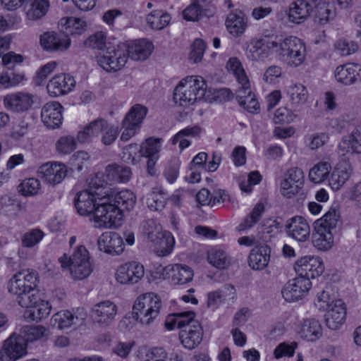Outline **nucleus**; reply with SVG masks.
<instances>
[{"label":"nucleus","mask_w":361,"mask_h":361,"mask_svg":"<svg viewBox=\"0 0 361 361\" xmlns=\"http://www.w3.org/2000/svg\"><path fill=\"white\" fill-rule=\"evenodd\" d=\"M92 187L95 188L97 195L98 203L94 213L95 227L99 228H111L116 226L123 219V215L121 209L111 201V188L104 179L102 173H97L91 183Z\"/></svg>","instance_id":"1"},{"label":"nucleus","mask_w":361,"mask_h":361,"mask_svg":"<svg viewBox=\"0 0 361 361\" xmlns=\"http://www.w3.org/2000/svg\"><path fill=\"white\" fill-rule=\"evenodd\" d=\"M38 274L33 269H23L16 273L8 282V291L16 297L18 305L28 307L35 302Z\"/></svg>","instance_id":"2"},{"label":"nucleus","mask_w":361,"mask_h":361,"mask_svg":"<svg viewBox=\"0 0 361 361\" xmlns=\"http://www.w3.org/2000/svg\"><path fill=\"white\" fill-rule=\"evenodd\" d=\"M61 269L69 271L74 280H83L93 271L89 252L83 245L78 246L71 256L63 254L59 258Z\"/></svg>","instance_id":"3"},{"label":"nucleus","mask_w":361,"mask_h":361,"mask_svg":"<svg viewBox=\"0 0 361 361\" xmlns=\"http://www.w3.org/2000/svg\"><path fill=\"white\" fill-rule=\"evenodd\" d=\"M161 308V300L157 294L152 292L141 294L133 307V318L149 325L158 317Z\"/></svg>","instance_id":"4"},{"label":"nucleus","mask_w":361,"mask_h":361,"mask_svg":"<svg viewBox=\"0 0 361 361\" xmlns=\"http://www.w3.org/2000/svg\"><path fill=\"white\" fill-rule=\"evenodd\" d=\"M279 56L288 66L298 67L305 61L306 47L298 37L290 36L280 43Z\"/></svg>","instance_id":"5"},{"label":"nucleus","mask_w":361,"mask_h":361,"mask_svg":"<svg viewBox=\"0 0 361 361\" xmlns=\"http://www.w3.org/2000/svg\"><path fill=\"white\" fill-rule=\"evenodd\" d=\"M97 61L99 66L107 72L121 69L128 61L125 44L112 45L108 43V47L98 56Z\"/></svg>","instance_id":"6"},{"label":"nucleus","mask_w":361,"mask_h":361,"mask_svg":"<svg viewBox=\"0 0 361 361\" xmlns=\"http://www.w3.org/2000/svg\"><path fill=\"white\" fill-rule=\"evenodd\" d=\"M147 109L140 104H135L127 113L122 121L123 131L121 139L128 141L140 129V124L145 118Z\"/></svg>","instance_id":"7"},{"label":"nucleus","mask_w":361,"mask_h":361,"mask_svg":"<svg viewBox=\"0 0 361 361\" xmlns=\"http://www.w3.org/2000/svg\"><path fill=\"white\" fill-rule=\"evenodd\" d=\"M304 185V173L302 169L294 167L288 169L281 183L280 191L286 198H291L298 193Z\"/></svg>","instance_id":"8"},{"label":"nucleus","mask_w":361,"mask_h":361,"mask_svg":"<svg viewBox=\"0 0 361 361\" xmlns=\"http://www.w3.org/2000/svg\"><path fill=\"white\" fill-rule=\"evenodd\" d=\"M116 305L110 300H104L95 304L91 310V317L94 323L100 326H109L117 314Z\"/></svg>","instance_id":"9"},{"label":"nucleus","mask_w":361,"mask_h":361,"mask_svg":"<svg viewBox=\"0 0 361 361\" xmlns=\"http://www.w3.org/2000/svg\"><path fill=\"white\" fill-rule=\"evenodd\" d=\"M144 274L143 265L133 261L120 265L116 269L115 277L121 284L132 285L138 283Z\"/></svg>","instance_id":"10"},{"label":"nucleus","mask_w":361,"mask_h":361,"mask_svg":"<svg viewBox=\"0 0 361 361\" xmlns=\"http://www.w3.org/2000/svg\"><path fill=\"white\" fill-rule=\"evenodd\" d=\"M94 179L92 177L88 184V188L77 193L75 197V207L79 214L82 216H87L92 213H94L98 203L97 190L92 187L91 183Z\"/></svg>","instance_id":"11"},{"label":"nucleus","mask_w":361,"mask_h":361,"mask_svg":"<svg viewBox=\"0 0 361 361\" xmlns=\"http://www.w3.org/2000/svg\"><path fill=\"white\" fill-rule=\"evenodd\" d=\"M324 267L322 259L314 256H305L299 259L295 265V270L299 277L314 279L320 276Z\"/></svg>","instance_id":"12"},{"label":"nucleus","mask_w":361,"mask_h":361,"mask_svg":"<svg viewBox=\"0 0 361 361\" xmlns=\"http://www.w3.org/2000/svg\"><path fill=\"white\" fill-rule=\"evenodd\" d=\"M26 354V345L18 335L12 334L0 350L1 361H15Z\"/></svg>","instance_id":"13"},{"label":"nucleus","mask_w":361,"mask_h":361,"mask_svg":"<svg viewBox=\"0 0 361 361\" xmlns=\"http://www.w3.org/2000/svg\"><path fill=\"white\" fill-rule=\"evenodd\" d=\"M312 283L308 279L297 277L290 280L282 289L283 298L288 302L301 299L310 289Z\"/></svg>","instance_id":"14"},{"label":"nucleus","mask_w":361,"mask_h":361,"mask_svg":"<svg viewBox=\"0 0 361 361\" xmlns=\"http://www.w3.org/2000/svg\"><path fill=\"white\" fill-rule=\"evenodd\" d=\"M33 95L23 92L7 94L4 98L5 108L15 113L28 111L33 104Z\"/></svg>","instance_id":"15"},{"label":"nucleus","mask_w":361,"mask_h":361,"mask_svg":"<svg viewBox=\"0 0 361 361\" xmlns=\"http://www.w3.org/2000/svg\"><path fill=\"white\" fill-rule=\"evenodd\" d=\"M75 85L73 77L68 74H59L53 77L47 83L49 94L57 97L68 94Z\"/></svg>","instance_id":"16"},{"label":"nucleus","mask_w":361,"mask_h":361,"mask_svg":"<svg viewBox=\"0 0 361 361\" xmlns=\"http://www.w3.org/2000/svg\"><path fill=\"white\" fill-rule=\"evenodd\" d=\"M97 246L100 251L111 255H118L123 251V238L115 232H105L97 240Z\"/></svg>","instance_id":"17"},{"label":"nucleus","mask_w":361,"mask_h":361,"mask_svg":"<svg viewBox=\"0 0 361 361\" xmlns=\"http://www.w3.org/2000/svg\"><path fill=\"white\" fill-rule=\"evenodd\" d=\"M325 314L326 325L332 330L339 329L344 324L346 317L345 305L341 300L331 302V305L326 308Z\"/></svg>","instance_id":"18"},{"label":"nucleus","mask_w":361,"mask_h":361,"mask_svg":"<svg viewBox=\"0 0 361 361\" xmlns=\"http://www.w3.org/2000/svg\"><path fill=\"white\" fill-rule=\"evenodd\" d=\"M62 111L63 106L58 102L46 103L41 111L42 121L49 128H59L63 120Z\"/></svg>","instance_id":"19"},{"label":"nucleus","mask_w":361,"mask_h":361,"mask_svg":"<svg viewBox=\"0 0 361 361\" xmlns=\"http://www.w3.org/2000/svg\"><path fill=\"white\" fill-rule=\"evenodd\" d=\"M287 234L299 242H305L310 238V227L302 216H293L286 224Z\"/></svg>","instance_id":"20"},{"label":"nucleus","mask_w":361,"mask_h":361,"mask_svg":"<svg viewBox=\"0 0 361 361\" xmlns=\"http://www.w3.org/2000/svg\"><path fill=\"white\" fill-rule=\"evenodd\" d=\"M203 329L199 322H193L179 332V339L183 346L188 350L197 348L202 342Z\"/></svg>","instance_id":"21"},{"label":"nucleus","mask_w":361,"mask_h":361,"mask_svg":"<svg viewBox=\"0 0 361 361\" xmlns=\"http://www.w3.org/2000/svg\"><path fill=\"white\" fill-rule=\"evenodd\" d=\"M40 44L47 51H64L71 44L68 37L63 33L47 32L40 37Z\"/></svg>","instance_id":"22"},{"label":"nucleus","mask_w":361,"mask_h":361,"mask_svg":"<svg viewBox=\"0 0 361 361\" xmlns=\"http://www.w3.org/2000/svg\"><path fill=\"white\" fill-rule=\"evenodd\" d=\"M127 59L131 58L135 61H144L151 54L154 46L145 39L135 40L125 44Z\"/></svg>","instance_id":"23"},{"label":"nucleus","mask_w":361,"mask_h":361,"mask_svg":"<svg viewBox=\"0 0 361 361\" xmlns=\"http://www.w3.org/2000/svg\"><path fill=\"white\" fill-rule=\"evenodd\" d=\"M39 173L42 178L50 185L60 183L67 174L66 166L61 163H47L39 168Z\"/></svg>","instance_id":"24"},{"label":"nucleus","mask_w":361,"mask_h":361,"mask_svg":"<svg viewBox=\"0 0 361 361\" xmlns=\"http://www.w3.org/2000/svg\"><path fill=\"white\" fill-rule=\"evenodd\" d=\"M335 78L341 83L353 85L361 78V65L348 63L338 66L335 71Z\"/></svg>","instance_id":"25"},{"label":"nucleus","mask_w":361,"mask_h":361,"mask_svg":"<svg viewBox=\"0 0 361 361\" xmlns=\"http://www.w3.org/2000/svg\"><path fill=\"white\" fill-rule=\"evenodd\" d=\"M339 149L361 154V125L354 126L344 135L338 145Z\"/></svg>","instance_id":"26"},{"label":"nucleus","mask_w":361,"mask_h":361,"mask_svg":"<svg viewBox=\"0 0 361 361\" xmlns=\"http://www.w3.org/2000/svg\"><path fill=\"white\" fill-rule=\"evenodd\" d=\"M226 26L230 34L238 37L244 33L247 26L245 14L240 10H235L227 16Z\"/></svg>","instance_id":"27"},{"label":"nucleus","mask_w":361,"mask_h":361,"mask_svg":"<svg viewBox=\"0 0 361 361\" xmlns=\"http://www.w3.org/2000/svg\"><path fill=\"white\" fill-rule=\"evenodd\" d=\"M298 334L302 338L314 342L322 336V326L316 319H305L300 325Z\"/></svg>","instance_id":"28"},{"label":"nucleus","mask_w":361,"mask_h":361,"mask_svg":"<svg viewBox=\"0 0 361 361\" xmlns=\"http://www.w3.org/2000/svg\"><path fill=\"white\" fill-rule=\"evenodd\" d=\"M164 271L174 284L183 285L191 281L193 278V271L186 265H168Z\"/></svg>","instance_id":"29"},{"label":"nucleus","mask_w":361,"mask_h":361,"mask_svg":"<svg viewBox=\"0 0 361 361\" xmlns=\"http://www.w3.org/2000/svg\"><path fill=\"white\" fill-rule=\"evenodd\" d=\"M353 173V168L347 161L339 163L333 171L329 179V185L334 190H339Z\"/></svg>","instance_id":"30"},{"label":"nucleus","mask_w":361,"mask_h":361,"mask_svg":"<svg viewBox=\"0 0 361 361\" xmlns=\"http://www.w3.org/2000/svg\"><path fill=\"white\" fill-rule=\"evenodd\" d=\"M182 81L184 82L188 93H190L192 99H194L195 102L203 99L207 90L206 81L203 78L191 75L183 78Z\"/></svg>","instance_id":"31"},{"label":"nucleus","mask_w":361,"mask_h":361,"mask_svg":"<svg viewBox=\"0 0 361 361\" xmlns=\"http://www.w3.org/2000/svg\"><path fill=\"white\" fill-rule=\"evenodd\" d=\"M235 295V287L231 284H226L220 289L208 293L207 307L216 310L225 302L226 298H233Z\"/></svg>","instance_id":"32"},{"label":"nucleus","mask_w":361,"mask_h":361,"mask_svg":"<svg viewBox=\"0 0 361 361\" xmlns=\"http://www.w3.org/2000/svg\"><path fill=\"white\" fill-rule=\"evenodd\" d=\"M270 253L271 249L267 245L253 249L249 255L250 267L255 270L264 269L269 262Z\"/></svg>","instance_id":"33"},{"label":"nucleus","mask_w":361,"mask_h":361,"mask_svg":"<svg viewBox=\"0 0 361 361\" xmlns=\"http://www.w3.org/2000/svg\"><path fill=\"white\" fill-rule=\"evenodd\" d=\"M111 201L118 208L121 209V213L124 211L132 209L136 202V198L133 192L128 190L115 192L111 190Z\"/></svg>","instance_id":"34"},{"label":"nucleus","mask_w":361,"mask_h":361,"mask_svg":"<svg viewBox=\"0 0 361 361\" xmlns=\"http://www.w3.org/2000/svg\"><path fill=\"white\" fill-rule=\"evenodd\" d=\"M312 12L308 3L303 0H296L289 6L288 18L294 23H300L306 20Z\"/></svg>","instance_id":"35"},{"label":"nucleus","mask_w":361,"mask_h":361,"mask_svg":"<svg viewBox=\"0 0 361 361\" xmlns=\"http://www.w3.org/2000/svg\"><path fill=\"white\" fill-rule=\"evenodd\" d=\"M105 173L109 180L118 183H126L132 176L130 167L117 164L108 165Z\"/></svg>","instance_id":"36"},{"label":"nucleus","mask_w":361,"mask_h":361,"mask_svg":"<svg viewBox=\"0 0 361 361\" xmlns=\"http://www.w3.org/2000/svg\"><path fill=\"white\" fill-rule=\"evenodd\" d=\"M35 300V302L27 307L26 314L31 320L38 322L49 314L51 306L47 301L38 300L36 295Z\"/></svg>","instance_id":"37"},{"label":"nucleus","mask_w":361,"mask_h":361,"mask_svg":"<svg viewBox=\"0 0 361 361\" xmlns=\"http://www.w3.org/2000/svg\"><path fill=\"white\" fill-rule=\"evenodd\" d=\"M270 54L269 47L263 40L250 42L246 49V56L252 61H262Z\"/></svg>","instance_id":"38"},{"label":"nucleus","mask_w":361,"mask_h":361,"mask_svg":"<svg viewBox=\"0 0 361 361\" xmlns=\"http://www.w3.org/2000/svg\"><path fill=\"white\" fill-rule=\"evenodd\" d=\"M315 233L313 234L312 243L319 250L330 249L334 243L332 231L326 230L320 226L314 225Z\"/></svg>","instance_id":"39"},{"label":"nucleus","mask_w":361,"mask_h":361,"mask_svg":"<svg viewBox=\"0 0 361 361\" xmlns=\"http://www.w3.org/2000/svg\"><path fill=\"white\" fill-rule=\"evenodd\" d=\"M236 99L239 104L250 113H255L259 109V102L250 91V84L246 90L243 87L238 89Z\"/></svg>","instance_id":"40"},{"label":"nucleus","mask_w":361,"mask_h":361,"mask_svg":"<svg viewBox=\"0 0 361 361\" xmlns=\"http://www.w3.org/2000/svg\"><path fill=\"white\" fill-rule=\"evenodd\" d=\"M167 193L161 188H154L147 195V205L151 211H161L166 204Z\"/></svg>","instance_id":"41"},{"label":"nucleus","mask_w":361,"mask_h":361,"mask_svg":"<svg viewBox=\"0 0 361 361\" xmlns=\"http://www.w3.org/2000/svg\"><path fill=\"white\" fill-rule=\"evenodd\" d=\"M207 261L213 267L224 269L231 264V258L226 251L222 249L214 247L208 251Z\"/></svg>","instance_id":"42"},{"label":"nucleus","mask_w":361,"mask_h":361,"mask_svg":"<svg viewBox=\"0 0 361 361\" xmlns=\"http://www.w3.org/2000/svg\"><path fill=\"white\" fill-rule=\"evenodd\" d=\"M23 339L26 344L28 342H33L48 336L47 330L42 325L38 326H25L20 331V334L18 335Z\"/></svg>","instance_id":"43"},{"label":"nucleus","mask_w":361,"mask_h":361,"mask_svg":"<svg viewBox=\"0 0 361 361\" xmlns=\"http://www.w3.org/2000/svg\"><path fill=\"white\" fill-rule=\"evenodd\" d=\"M75 320H78V317L68 310H61L52 316L51 324L59 329H65L75 325Z\"/></svg>","instance_id":"44"},{"label":"nucleus","mask_w":361,"mask_h":361,"mask_svg":"<svg viewBox=\"0 0 361 361\" xmlns=\"http://www.w3.org/2000/svg\"><path fill=\"white\" fill-rule=\"evenodd\" d=\"M288 95L293 106H299L305 103L308 97L307 88L302 84H295L288 87Z\"/></svg>","instance_id":"45"},{"label":"nucleus","mask_w":361,"mask_h":361,"mask_svg":"<svg viewBox=\"0 0 361 361\" xmlns=\"http://www.w3.org/2000/svg\"><path fill=\"white\" fill-rule=\"evenodd\" d=\"M170 15L161 10L152 11L147 18V24L153 30H160L166 27L170 23Z\"/></svg>","instance_id":"46"},{"label":"nucleus","mask_w":361,"mask_h":361,"mask_svg":"<svg viewBox=\"0 0 361 361\" xmlns=\"http://www.w3.org/2000/svg\"><path fill=\"white\" fill-rule=\"evenodd\" d=\"M331 170V166L329 162L320 161L310 170V180L314 183H320L328 178Z\"/></svg>","instance_id":"47"},{"label":"nucleus","mask_w":361,"mask_h":361,"mask_svg":"<svg viewBox=\"0 0 361 361\" xmlns=\"http://www.w3.org/2000/svg\"><path fill=\"white\" fill-rule=\"evenodd\" d=\"M339 219L340 212L338 209L336 207H331L322 218L315 222V225L320 226L326 230L332 231L336 228Z\"/></svg>","instance_id":"48"},{"label":"nucleus","mask_w":361,"mask_h":361,"mask_svg":"<svg viewBox=\"0 0 361 361\" xmlns=\"http://www.w3.org/2000/svg\"><path fill=\"white\" fill-rule=\"evenodd\" d=\"M227 67L233 73L240 87L247 90L250 82L240 61L236 58L230 59Z\"/></svg>","instance_id":"49"},{"label":"nucleus","mask_w":361,"mask_h":361,"mask_svg":"<svg viewBox=\"0 0 361 361\" xmlns=\"http://www.w3.org/2000/svg\"><path fill=\"white\" fill-rule=\"evenodd\" d=\"M264 212V204L261 203L257 204L250 214L238 225V230L244 231L252 228L259 221Z\"/></svg>","instance_id":"50"},{"label":"nucleus","mask_w":361,"mask_h":361,"mask_svg":"<svg viewBox=\"0 0 361 361\" xmlns=\"http://www.w3.org/2000/svg\"><path fill=\"white\" fill-rule=\"evenodd\" d=\"M153 243L158 245L157 249L159 255L166 256L172 252L175 240L170 233L163 232Z\"/></svg>","instance_id":"51"},{"label":"nucleus","mask_w":361,"mask_h":361,"mask_svg":"<svg viewBox=\"0 0 361 361\" xmlns=\"http://www.w3.org/2000/svg\"><path fill=\"white\" fill-rule=\"evenodd\" d=\"M173 100L176 104L180 106H189L195 103L182 80L174 90Z\"/></svg>","instance_id":"52"},{"label":"nucleus","mask_w":361,"mask_h":361,"mask_svg":"<svg viewBox=\"0 0 361 361\" xmlns=\"http://www.w3.org/2000/svg\"><path fill=\"white\" fill-rule=\"evenodd\" d=\"M49 6V0H34L26 11L30 20H37L44 16Z\"/></svg>","instance_id":"53"},{"label":"nucleus","mask_w":361,"mask_h":361,"mask_svg":"<svg viewBox=\"0 0 361 361\" xmlns=\"http://www.w3.org/2000/svg\"><path fill=\"white\" fill-rule=\"evenodd\" d=\"M161 139L149 138L142 142L140 147V153L142 157H159Z\"/></svg>","instance_id":"54"},{"label":"nucleus","mask_w":361,"mask_h":361,"mask_svg":"<svg viewBox=\"0 0 361 361\" xmlns=\"http://www.w3.org/2000/svg\"><path fill=\"white\" fill-rule=\"evenodd\" d=\"M44 232L39 228H33L25 232L21 238L22 246L24 247H33L44 238Z\"/></svg>","instance_id":"55"},{"label":"nucleus","mask_w":361,"mask_h":361,"mask_svg":"<svg viewBox=\"0 0 361 361\" xmlns=\"http://www.w3.org/2000/svg\"><path fill=\"white\" fill-rule=\"evenodd\" d=\"M77 147V142L73 136L64 135L61 137L56 143V149L60 154H68Z\"/></svg>","instance_id":"56"},{"label":"nucleus","mask_w":361,"mask_h":361,"mask_svg":"<svg viewBox=\"0 0 361 361\" xmlns=\"http://www.w3.org/2000/svg\"><path fill=\"white\" fill-rule=\"evenodd\" d=\"M336 13L329 5L326 4H320L315 9L316 20L321 25H325L335 17Z\"/></svg>","instance_id":"57"},{"label":"nucleus","mask_w":361,"mask_h":361,"mask_svg":"<svg viewBox=\"0 0 361 361\" xmlns=\"http://www.w3.org/2000/svg\"><path fill=\"white\" fill-rule=\"evenodd\" d=\"M86 47L102 51L106 49L108 44L106 42V35L103 32H97L90 36L85 42Z\"/></svg>","instance_id":"58"},{"label":"nucleus","mask_w":361,"mask_h":361,"mask_svg":"<svg viewBox=\"0 0 361 361\" xmlns=\"http://www.w3.org/2000/svg\"><path fill=\"white\" fill-rule=\"evenodd\" d=\"M143 231L151 242L157 240L164 232L161 226L154 219H147L143 222Z\"/></svg>","instance_id":"59"},{"label":"nucleus","mask_w":361,"mask_h":361,"mask_svg":"<svg viewBox=\"0 0 361 361\" xmlns=\"http://www.w3.org/2000/svg\"><path fill=\"white\" fill-rule=\"evenodd\" d=\"M298 343L293 341L290 343L283 342L279 343L274 350V355L276 359H280L283 357H293L296 348Z\"/></svg>","instance_id":"60"},{"label":"nucleus","mask_w":361,"mask_h":361,"mask_svg":"<svg viewBox=\"0 0 361 361\" xmlns=\"http://www.w3.org/2000/svg\"><path fill=\"white\" fill-rule=\"evenodd\" d=\"M19 192L24 196H32L37 194L39 188V181L34 178L24 180L18 186Z\"/></svg>","instance_id":"61"},{"label":"nucleus","mask_w":361,"mask_h":361,"mask_svg":"<svg viewBox=\"0 0 361 361\" xmlns=\"http://www.w3.org/2000/svg\"><path fill=\"white\" fill-rule=\"evenodd\" d=\"M203 6L199 0H195L183 11V18L186 20L196 21L199 20L202 12Z\"/></svg>","instance_id":"62"},{"label":"nucleus","mask_w":361,"mask_h":361,"mask_svg":"<svg viewBox=\"0 0 361 361\" xmlns=\"http://www.w3.org/2000/svg\"><path fill=\"white\" fill-rule=\"evenodd\" d=\"M104 128L102 132H104L103 135L102 137V142L105 145H110L117 138V136L119 133L118 128L114 125L109 124L106 121V125H104Z\"/></svg>","instance_id":"63"},{"label":"nucleus","mask_w":361,"mask_h":361,"mask_svg":"<svg viewBox=\"0 0 361 361\" xmlns=\"http://www.w3.org/2000/svg\"><path fill=\"white\" fill-rule=\"evenodd\" d=\"M65 21L66 29H69L71 34L80 35L86 27V23L78 18L68 17Z\"/></svg>","instance_id":"64"}]
</instances>
